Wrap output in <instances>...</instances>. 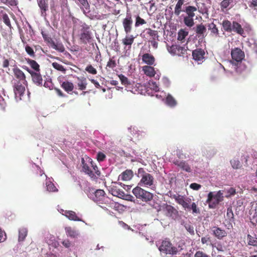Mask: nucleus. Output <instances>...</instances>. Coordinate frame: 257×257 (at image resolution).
<instances>
[{"instance_id":"1","label":"nucleus","mask_w":257,"mask_h":257,"mask_svg":"<svg viewBox=\"0 0 257 257\" xmlns=\"http://www.w3.org/2000/svg\"><path fill=\"white\" fill-rule=\"evenodd\" d=\"M81 165L83 171L88 175L92 180L96 181L100 176V171L90 158H82Z\"/></svg>"},{"instance_id":"2","label":"nucleus","mask_w":257,"mask_h":257,"mask_svg":"<svg viewBox=\"0 0 257 257\" xmlns=\"http://www.w3.org/2000/svg\"><path fill=\"white\" fill-rule=\"evenodd\" d=\"M138 177L141 180L138 184L141 187H151L154 185V177L150 174L146 172L144 168L138 169Z\"/></svg>"},{"instance_id":"3","label":"nucleus","mask_w":257,"mask_h":257,"mask_svg":"<svg viewBox=\"0 0 257 257\" xmlns=\"http://www.w3.org/2000/svg\"><path fill=\"white\" fill-rule=\"evenodd\" d=\"M197 10V9L195 6H187L185 7L184 12L186 15L183 17V22L186 26L191 28L194 25V17Z\"/></svg>"},{"instance_id":"4","label":"nucleus","mask_w":257,"mask_h":257,"mask_svg":"<svg viewBox=\"0 0 257 257\" xmlns=\"http://www.w3.org/2000/svg\"><path fill=\"white\" fill-rule=\"evenodd\" d=\"M132 192L137 198L146 202L151 201L154 197L153 193L142 188L141 186L136 187Z\"/></svg>"},{"instance_id":"5","label":"nucleus","mask_w":257,"mask_h":257,"mask_svg":"<svg viewBox=\"0 0 257 257\" xmlns=\"http://www.w3.org/2000/svg\"><path fill=\"white\" fill-rule=\"evenodd\" d=\"M223 193L221 191L216 193L210 192L208 194L206 203L210 208H215L217 205L223 200Z\"/></svg>"},{"instance_id":"6","label":"nucleus","mask_w":257,"mask_h":257,"mask_svg":"<svg viewBox=\"0 0 257 257\" xmlns=\"http://www.w3.org/2000/svg\"><path fill=\"white\" fill-rule=\"evenodd\" d=\"M159 249L161 252L171 255L176 254L178 252V248L173 246L171 241L168 239L163 240Z\"/></svg>"},{"instance_id":"7","label":"nucleus","mask_w":257,"mask_h":257,"mask_svg":"<svg viewBox=\"0 0 257 257\" xmlns=\"http://www.w3.org/2000/svg\"><path fill=\"white\" fill-rule=\"evenodd\" d=\"M90 198L98 204H107L109 200L105 192L101 189L96 190Z\"/></svg>"},{"instance_id":"8","label":"nucleus","mask_w":257,"mask_h":257,"mask_svg":"<svg viewBox=\"0 0 257 257\" xmlns=\"http://www.w3.org/2000/svg\"><path fill=\"white\" fill-rule=\"evenodd\" d=\"M81 27V29L79 35L80 40L83 44H86L92 39L90 26L84 23Z\"/></svg>"},{"instance_id":"9","label":"nucleus","mask_w":257,"mask_h":257,"mask_svg":"<svg viewBox=\"0 0 257 257\" xmlns=\"http://www.w3.org/2000/svg\"><path fill=\"white\" fill-rule=\"evenodd\" d=\"M162 210L167 216L171 217L174 219L178 216V211L172 205L165 203L162 205Z\"/></svg>"},{"instance_id":"10","label":"nucleus","mask_w":257,"mask_h":257,"mask_svg":"<svg viewBox=\"0 0 257 257\" xmlns=\"http://www.w3.org/2000/svg\"><path fill=\"white\" fill-rule=\"evenodd\" d=\"M124 31L126 34L132 32L133 26V20L131 14H127L125 18L122 21Z\"/></svg>"},{"instance_id":"11","label":"nucleus","mask_w":257,"mask_h":257,"mask_svg":"<svg viewBox=\"0 0 257 257\" xmlns=\"http://www.w3.org/2000/svg\"><path fill=\"white\" fill-rule=\"evenodd\" d=\"M143 70L147 76L150 77H154L156 79H159L160 73L156 71L154 68L150 65H145L143 67Z\"/></svg>"},{"instance_id":"12","label":"nucleus","mask_w":257,"mask_h":257,"mask_svg":"<svg viewBox=\"0 0 257 257\" xmlns=\"http://www.w3.org/2000/svg\"><path fill=\"white\" fill-rule=\"evenodd\" d=\"M24 84L20 81L14 82V91L16 97H19L21 99V97L24 93L25 87Z\"/></svg>"},{"instance_id":"13","label":"nucleus","mask_w":257,"mask_h":257,"mask_svg":"<svg viewBox=\"0 0 257 257\" xmlns=\"http://www.w3.org/2000/svg\"><path fill=\"white\" fill-rule=\"evenodd\" d=\"M231 57L237 62H241L244 58V53L240 49L236 48L231 51Z\"/></svg>"},{"instance_id":"14","label":"nucleus","mask_w":257,"mask_h":257,"mask_svg":"<svg viewBox=\"0 0 257 257\" xmlns=\"http://www.w3.org/2000/svg\"><path fill=\"white\" fill-rule=\"evenodd\" d=\"M173 198L175 201L180 205L182 206L184 209H190V205H189L190 199H186L184 196L180 195H174Z\"/></svg>"},{"instance_id":"15","label":"nucleus","mask_w":257,"mask_h":257,"mask_svg":"<svg viewBox=\"0 0 257 257\" xmlns=\"http://www.w3.org/2000/svg\"><path fill=\"white\" fill-rule=\"evenodd\" d=\"M193 59L196 61H203L205 59V52L203 49L197 48L192 53Z\"/></svg>"},{"instance_id":"16","label":"nucleus","mask_w":257,"mask_h":257,"mask_svg":"<svg viewBox=\"0 0 257 257\" xmlns=\"http://www.w3.org/2000/svg\"><path fill=\"white\" fill-rule=\"evenodd\" d=\"M173 164L187 172L190 173L192 171L190 165L185 161L175 160L173 161Z\"/></svg>"},{"instance_id":"17","label":"nucleus","mask_w":257,"mask_h":257,"mask_svg":"<svg viewBox=\"0 0 257 257\" xmlns=\"http://www.w3.org/2000/svg\"><path fill=\"white\" fill-rule=\"evenodd\" d=\"M31 74L33 82L37 85H42L43 79L40 72H35L34 71H29Z\"/></svg>"},{"instance_id":"18","label":"nucleus","mask_w":257,"mask_h":257,"mask_svg":"<svg viewBox=\"0 0 257 257\" xmlns=\"http://www.w3.org/2000/svg\"><path fill=\"white\" fill-rule=\"evenodd\" d=\"M146 32L149 40H158L159 38L158 32L156 30H153L151 28H147L144 31Z\"/></svg>"},{"instance_id":"19","label":"nucleus","mask_w":257,"mask_h":257,"mask_svg":"<svg viewBox=\"0 0 257 257\" xmlns=\"http://www.w3.org/2000/svg\"><path fill=\"white\" fill-rule=\"evenodd\" d=\"M212 230L213 235L219 239H222L223 237L226 236L227 234L224 230L221 229L219 227H213Z\"/></svg>"},{"instance_id":"20","label":"nucleus","mask_w":257,"mask_h":257,"mask_svg":"<svg viewBox=\"0 0 257 257\" xmlns=\"http://www.w3.org/2000/svg\"><path fill=\"white\" fill-rule=\"evenodd\" d=\"M14 73L15 77L19 79L18 81L25 84L27 82L26 76L22 71L18 68H14Z\"/></svg>"},{"instance_id":"21","label":"nucleus","mask_w":257,"mask_h":257,"mask_svg":"<svg viewBox=\"0 0 257 257\" xmlns=\"http://www.w3.org/2000/svg\"><path fill=\"white\" fill-rule=\"evenodd\" d=\"M185 0H178L174 8V14L176 16H179L182 12H184L183 6Z\"/></svg>"},{"instance_id":"22","label":"nucleus","mask_w":257,"mask_h":257,"mask_svg":"<svg viewBox=\"0 0 257 257\" xmlns=\"http://www.w3.org/2000/svg\"><path fill=\"white\" fill-rule=\"evenodd\" d=\"M38 6L41 9V16L45 17L48 10V5L45 0H38Z\"/></svg>"},{"instance_id":"23","label":"nucleus","mask_w":257,"mask_h":257,"mask_svg":"<svg viewBox=\"0 0 257 257\" xmlns=\"http://www.w3.org/2000/svg\"><path fill=\"white\" fill-rule=\"evenodd\" d=\"M80 8L83 11V13L86 14L89 12V4L87 0H77Z\"/></svg>"},{"instance_id":"24","label":"nucleus","mask_w":257,"mask_h":257,"mask_svg":"<svg viewBox=\"0 0 257 257\" xmlns=\"http://www.w3.org/2000/svg\"><path fill=\"white\" fill-rule=\"evenodd\" d=\"M142 61L146 64H154L155 58L153 55L149 53H145L142 56Z\"/></svg>"},{"instance_id":"25","label":"nucleus","mask_w":257,"mask_h":257,"mask_svg":"<svg viewBox=\"0 0 257 257\" xmlns=\"http://www.w3.org/2000/svg\"><path fill=\"white\" fill-rule=\"evenodd\" d=\"M242 36L244 34V30L240 24L236 21L232 22V31Z\"/></svg>"},{"instance_id":"26","label":"nucleus","mask_w":257,"mask_h":257,"mask_svg":"<svg viewBox=\"0 0 257 257\" xmlns=\"http://www.w3.org/2000/svg\"><path fill=\"white\" fill-rule=\"evenodd\" d=\"M133 172L131 170H126L122 172L119 176L123 181L130 180L133 177Z\"/></svg>"},{"instance_id":"27","label":"nucleus","mask_w":257,"mask_h":257,"mask_svg":"<svg viewBox=\"0 0 257 257\" xmlns=\"http://www.w3.org/2000/svg\"><path fill=\"white\" fill-rule=\"evenodd\" d=\"M206 31V28L202 24L197 25L195 29V31L198 37L201 36L204 37Z\"/></svg>"},{"instance_id":"28","label":"nucleus","mask_w":257,"mask_h":257,"mask_svg":"<svg viewBox=\"0 0 257 257\" xmlns=\"http://www.w3.org/2000/svg\"><path fill=\"white\" fill-rule=\"evenodd\" d=\"M61 86L67 93L72 91L74 89L73 83L68 81L63 82L61 84Z\"/></svg>"},{"instance_id":"29","label":"nucleus","mask_w":257,"mask_h":257,"mask_svg":"<svg viewBox=\"0 0 257 257\" xmlns=\"http://www.w3.org/2000/svg\"><path fill=\"white\" fill-rule=\"evenodd\" d=\"M69 219L74 221H81L76 215V213L73 211H65L64 214Z\"/></svg>"},{"instance_id":"30","label":"nucleus","mask_w":257,"mask_h":257,"mask_svg":"<svg viewBox=\"0 0 257 257\" xmlns=\"http://www.w3.org/2000/svg\"><path fill=\"white\" fill-rule=\"evenodd\" d=\"M65 230L67 236L74 238L78 235V232L70 226L65 227Z\"/></svg>"},{"instance_id":"31","label":"nucleus","mask_w":257,"mask_h":257,"mask_svg":"<svg viewBox=\"0 0 257 257\" xmlns=\"http://www.w3.org/2000/svg\"><path fill=\"white\" fill-rule=\"evenodd\" d=\"M28 234V229L25 227H21L19 230V242L23 241Z\"/></svg>"},{"instance_id":"32","label":"nucleus","mask_w":257,"mask_h":257,"mask_svg":"<svg viewBox=\"0 0 257 257\" xmlns=\"http://www.w3.org/2000/svg\"><path fill=\"white\" fill-rule=\"evenodd\" d=\"M77 86L79 90H85L86 88L87 83L86 78L84 77L81 78H77Z\"/></svg>"},{"instance_id":"33","label":"nucleus","mask_w":257,"mask_h":257,"mask_svg":"<svg viewBox=\"0 0 257 257\" xmlns=\"http://www.w3.org/2000/svg\"><path fill=\"white\" fill-rule=\"evenodd\" d=\"M166 103L168 106L173 107H175L177 105V102L175 99L171 94H168L166 98Z\"/></svg>"},{"instance_id":"34","label":"nucleus","mask_w":257,"mask_h":257,"mask_svg":"<svg viewBox=\"0 0 257 257\" xmlns=\"http://www.w3.org/2000/svg\"><path fill=\"white\" fill-rule=\"evenodd\" d=\"M208 30H210L211 34L214 36L215 37H218L219 36V31L218 28L216 27V25L213 23H212L211 24H209L208 26Z\"/></svg>"},{"instance_id":"35","label":"nucleus","mask_w":257,"mask_h":257,"mask_svg":"<svg viewBox=\"0 0 257 257\" xmlns=\"http://www.w3.org/2000/svg\"><path fill=\"white\" fill-rule=\"evenodd\" d=\"M222 26L223 27V30L225 32H232V24H231V23L229 21H228L227 20H224L222 22Z\"/></svg>"},{"instance_id":"36","label":"nucleus","mask_w":257,"mask_h":257,"mask_svg":"<svg viewBox=\"0 0 257 257\" xmlns=\"http://www.w3.org/2000/svg\"><path fill=\"white\" fill-rule=\"evenodd\" d=\"M247 245L253 246H257V237L252 236L250 234L247 235Z\"/></svg>"},{"instance_id":"37","label":"nucleus","mask_w":257,"mask_h":257,"mask_svg":"<svg viewBox=\"0 0 257 257\" xmlns=\"http://www.w3.org/2000/svg\"><path fill=\"white\" fill-rule=\"evenodd\" d=\"M51 47L53 49L60 52H63L65 51V48L62 43H55L54 41H53L51 43Z\"/></svg>"},{"instance_id":"38","label":"nucleus","mask_w":257,"mask_h":257,"mask_svg":"<svg viewBox=\"0 0 257 257\" xmlns=\"http://www.w3.org/2000/svg\"><path fill=\"white\" fill-rule=\"evenodd\" d=\"M188 35V32L185 31L183 29H181L179 31L178 33V40L181 42H184L186 37Z\"/></svg>"},{"instance_id":"39","label":"nucleus","mask_w":257,"mask_h":257,"mask_svg":"<svg viewBox=\"0 0 257 257\" xmlns=\"http://www.w3.org/2000/svg\"><path fill=\"white\" fill-rule=\"evenodd\" d=\"M210 245L212 248H215L218 252H223L225 250V247L221 242L216 243H211Z\"/></svg>"},{"instance_id":"40","label":"nucleus","mask_w":257,"mask_h":257,"mask_svg":"<svg viewBox=\"0 0 257 257\" xmlns=\"http://www.w3.org/2000/svg\"><path fill=\"white\" fill-rule=\"evenodd\" d=\"M112 194L119 198H122L124 196L125 193L122 190L115 188L112 190Z\"/></svg>"},{"instance_id":"41","label":"nucleus","mask_w":257,"mask_h":257,"mask_svg":"<svg viewBox=\"0 0 257 257\" xmlns=\"http://www.w3.org/2000/svg\"><path fill=\"white\" fill-rule=\"evenodd\" d=\"M234 0H223L220 4V6L222 11L226 9L229 6L233 3Z\"/></svg>"},{"instance_id":"42","label":"nucleus","mask_w":257,"mask_h":257,"mask_svg":"<svg viewBox=\"0 0 257 257\" xmlns=\"http://www.w3.org/2000/svg\"><path fill=\"white\" fill-rule=\"evenodd\" d=\"M47 191L49 192H55L57 191L54 184L51 181H48L46 183Z\"/></svg>"},{"instance_id":"43","label":"nucleus","mask_w":257,"mask_h":257,"mask_svg":"<svg viewBox=\"0 0 257 257\" xmlns=\"http://www.w3.org/2000/svg\"><path fill=\"white\" fill-rule=\"evenodd\" d=\"M148 87L155 92H157L159 90V86L156 82L153 81H150L148 82Z\"/></svg>"},{"instance_id":"44","label":"nucleus","mask_w":257,"mask_h":257,"mask_svg":"<svg viewBox=\"0 0 257 257\" xmlns=\"http://www.w3.org/2000/svg\"><path fill=\"white\" fill-rule=\"evenodd\" d=\"M118 77L121 81V83L122 84L127 86L131 84V82L128 80L127 77L123 75L122 74H120L118 75Z\"/></svg>"},{"instance_id":"45","label":"nucleus","mask_w":257,"mask_h":257,"mask_svg":"<svg viewBox=\"0 0 257 257\" xmlns=\"http://www.w3.org/2000/svg\"><path fill=\"white\" fill-rule=\"evenodd\" d=\"M134 38L133 36H131L130 37H126L122 40V43L124 45H131L134 42Z\"/></svg>"},{"instance_id":"46","label":"nucleus","mask_w":257,"mask_h":257,"mask_svg":"<svg viewBox=\"0 0 257 257\" xmlns=\"http://www.w3.org/2000/svg\"><path fill=\"white\" fill-rule=\"evenodd\" d=\"M146 21L141 18L139 16H137L136 17L135 27H138L140 25H143L146 24Z\"/></svg>"},{"instance_id":"47","label":"nucleus","mask_w":257,"mask_h":257,"mask_svg":"<svg viewBox=\"0 0 257 257\" xmlns=\"http://www.w3.org/2000/svg\"><path fill=\"white\" fill-rule=\"evenodd\" d=\"M3 21L4 23L10 29L12 28V25L11 24L10 20L9 18L8 15L7 14H5L3 15Z\"/></svg>"},{"instance_id":"48","label":"nucleus","mask_w":257,"mask_h":257,"mask_svg":"<svg viewBox=\"0 0 257 257\" xmlns=\"http://www.w3.org/2000/svg\"><path fill=\"white\" fill-rule=\"evenodd\" d=\"M230 163L233 169H237L241 166L240 162L237 160H232L230 161Z\"/></svg>"},{"instance_id":"49","label":"nucleus","mask_w":257,"mask_h":257,"mask_svg":"<svg viewBox=\"0 0 257 257\" xmlns=\"http://www.w3.org/2000/svg\"><path fill=\"white\" fill-rule=\"evenodd\" d=\"M80 47L78 45L73 46L70 49V52L74 55H77L80 51Z\"/></svg>"},{"instance_id":"50","label":"nucleus","mask_w":257,"mask_h":257,"mask_svg":"<svg viewBox=\"0 0 257 257\" xmlns=\"http://www.w3.org/2000/svg\"><path fill=\"white\" fill-rule=\"evenodd\" d=\"M25 50L26 52L31 56L32 57H35V53L33 49L29 46V45H26L25 47Z\"/></svg>"},{"instance_id":"51","label":"nucleus","mask_w":257,"mask_h":257,"mask_svg":"<svg viewBox=\"0 0 257 257\" xmlns=\"http://www.w3.org/2000/svg\"><path fill=\"white\" fill-rule=\"evenodd\" d=\"M106 159V156L105 155L101 152H99L97 154V160L98 162H102Z\"/></svg>"},{"instance_id":"52","label":"nucleus","mask_w":257,"mask_h":257,"mask_svg":"<svg viewBox=\"0 0 257 257\" xmlns=\"http://www.w3.org/2000/svg\"><path fill=\"white\" fill-rule=\"evenodd\" d=\"M194 257H210V256L202 251L198 250L196 252Z\"/></svg>"},{"instance_id":"53","label":"nucleus","mask_w":257,"mask_h":257,"mask_svg":"<svg viewBox=\"0 0 257 257\" xmlns=\"http://www.w3.org/2000/svg\"><path fill=\"white\" fill-rule=\"evenodd\" d=\"M42 37L44 40L49 43H51L53 40L51 39V37H50L48 35L44 33L43 31L41 32Z\"/></svg>"},{"instance_id":"54","label":"nucleus","mask_w":257,"mask_h":257,"mask_svg":"<svg viewBox=\"0 0 257 257\" xmlns=\"http://www.w3.org/2000/svg\"><path fill=\"white\" fill-rule=\"evenodd\" d=\"M191 209L193 211V213H200V211L199 209L197 208V205L195 203L193 202L190 206V208L189 209Z\"/></svg>"},{"instance_id":"55","label":"nucleus","mask_w":257,"mask_h":257,"mask_svg":"<svg viewBox=\"0 0 257 257\" xmlns=\"http://www.w3.org/2000/svg\"><path fill=\"white\" fill-rule=\"evenodd\" d=\"M86 70L89 73L92 74H96L97 73L96 70L94 68L92 65H89L86 68Z\"/></svg>"},{"instance_id":"56","label":"nucleus","mask_w":257,"mask_h":257,"mask_svg":"<svg viewBox=\"0 0 257 257\" xmlns=\"http://www.w3.org/2000/svg\"><path fill=\"white\" fill-rule=\"evenodd\" d=\"M190 187L194 190H198L201 188V185L196 183H193L190 184Z\"/></svg>"},{"instance_id":"57","label":"nucleus","mask_w":257,"mask_h":257,"mask_svg":"<svg viewBox=\"0 0 257 257\" xmlns=\"http://www.w3.org/2000/svg\"><path fill=\"white\" fill-rule=\"evenodd\" d=\"M211 241L210 237L207 235L206 236L202 237L201 239V241L202 244H207L208 242H210Z\"/></svg>"},{"instance_id":"58","label":"nucleus","mask_w":257,"mask_h":257,"mask_svg":"<svg viewBox=\"0 0 257 257\" xmlns=\"http://www.w3.org/2000/svg\"><path fill=\"white\" fill-rule=\"evenodd\" d=\"M62 244L66 248H69L71 245V241L68 239H65L62 242Z\"/></svg>"},{"instance_id":"59","label":"nucleus","mask_w":257,"mask_h":257,"mask_svg":"<svg viewBox=\"0 0 257 257\" xmlns=\"http://www.w3.org/2000/svg\"><path fill=\"white\" fill-rule=\"evenodd\" d=\"M186 230L191 234H194V227L190 225H186L185 226Z\"/></svg>"},{"instance_id":"60","label":"nucleus","mask_w":257,"mask_h":257,"mask_svg":"<svg viewBox=\"0 0 257 257\" xmlns=\"http://www.w3.org/2000/svg\"><path fill=\"white\" fill-rule=\"evenodd\" d=\"M2 2L11 6H14L16 5V2L15 0H2Z\"/></svg>"},{"instance_id":"61","label":"nucleus","mask_w":257,"mask_h":257,"mask_svg":"<svg viewBox=\"0 0 257 257\" xmlns=\"http://www.w3.org/2000/svg\"><path fill=\"white\" fill-rule=\"evenodd\" d=\"M54 67L59 70L62 71L63 73H65L66 69L63 67V65H53Z\"/></svg>"},{"instance_id":"62","label":"nucleus","mask_w":257,"mask_h":257,"mask_svg":"<svg viewBox=\"0 0 257 257\" xmlns=\"http://www.w3.org/2000/svg\"><path fill=\"white\" fill-rule=\"evenodd\" d=\"M33 70H28L29 71H34L35 72H40V65H31Z\"/></svg>"},{"instance_id":"63","label":"nucleus","mask_w":257,"mask_h":257,"mask_svg":"<svg viewBox=\"0 0 257 257\" xmlns=\"http://www.w3.org/2000/svg\"><path fill=\"white\" fill-rule=\"evenodd\" d=\"M157 40H149V42H151L152 46L155 49H156L158 47V43L157 41Z\"/></svg>"},{"instance_id":"64","label":"nucleus","mask_w":257,"mask_h":257,"mask_svg":"<svg viewBox=\"0 0 257 257\" xmlns=\"http://www.w3.org/2000/svg\"><path fill=\"white\" fill-rule=\"evenodd\" d=\"M152 207L157 209L158 211H161L162 209V206H160L158 203H154L153 205H152Z\"/></svg>"}]
</instances>
